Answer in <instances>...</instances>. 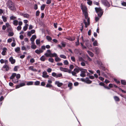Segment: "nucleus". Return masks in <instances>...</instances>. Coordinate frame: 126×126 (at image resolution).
Returning <instances> with one entry per match:
<instances>
[{"instance_id":"obj_1","label":"nucleus","mask_w":126,"mask_h":126,"mask_svg":"<svg viewBox=\"0 0 126 126\" xmlns=\"http://www.w3.org/2000/svg\"><path fill=\"white\" fill-rule=\"evenodd\" d=\"M20 77L19 74H16V73H13L10 77V79H12V81L14 83H17L18 82V79Z\"/></svg>"},{"instance_id":"obj_2","label":"nucleus","mask_w":126,"mask_h":126,"mask_svg":"<svg viewBox=\"0 0 126 126\" xmlns=\"http://www.w3.org/2000/svg\"><path fill=\"white\" fill-rule=\"evenodd\" d=\"M7 7L11 10H15L16 8L14 3L11 0H9L6 3Z\"/></svg>"},{"instance_id":"obj_3","label":"nucleus","mask_w":126,"mask_h":126,"mask_svg":"<svg viewBox=\"0 0 126 126\" xmlns=\"http://www.w3.org/2000/svg\"><path fill=\"white\" fill-rule=\"evenodd\" d=\"M95 12L97 14L98 16L100 17L103 15L104 11L100 7H95Z\"/></svg>"},{"instance_id":"obj_4","label":"nucleus","mask_w":126,"mask_h":126,"mask_svg":"<svg viewBox=\"0 0 126 126\" xmlns=\"http://www.w3.org/2000/svg\"><path fill=\"white\" fill-rule=\"evenodd\" d=\"M97 64L100 67L99 68H101L102 70L105 71L107 70V69L104 66L101 61L97 60Z\"/></svg>"},{"instance_id":"obj_5","label":"nucleus","mask_w":126,"mask_h":126,"mask_svg":"<svg viewBox=\"0 0 126 126\" xmlns=\"http://www.w3.org/2000/svg\"><path fill=\"white\" fill-rule=\"evenodd\" d=\"M102 3L104 6L109 7L110 6V4L107 0H101Z\"/></svg>"},{"instance_id":"obj_6","label":"nucleus","mask_w":126,"mask_h":126,"mask_svg":"<svg viewBox=\"0 0 126 126\" xmlns=\"http://www.w3.org/2000/svg\"><path fill=\"white\" fill-rule=\"evenodd\" d=\"M80 43L81 45V46L82 49L83 50L84 49H86L87 48L86 47L84 46L82 43L81 42H80ZM92 47V45L90 43L88 45V46H87V47L89 48H91Z\"/></svg>"},{"instance_id":"obj_7","label":"nucleus","mask_w":126,"mask_h":126,"mask_svg":"<svg viewBox=\"0 0 126 126\" xmlns=\"http://www.w3.org/2000/svg\"><path fill=\"white\" fill-rule=\"evenodd\" d=\"M52 75L53 77L57 78L62 77V74L61 73L57 74L55 72H53L52 74Z\"/></svg>"},{"instance_id":"obj_8","label":"nucleus","mask_w":126,"mask_h":126,"mask_svg":"<svg viewBox=\"0 0 126 126\" xmlns=\"http://www.w3.org/2000/svg\"><path fill=\"white\" fill-rule=\"evenodd\" d=\"M99 84L101 86H103L105 89H107L108 90L110 89V88L107 86H106L105 85L104 83L103 82H101L99 83Z\"/></svg>"},{"instance_id":"obj_9","label":"nucleus","mask_w":126,"mask_h":126,"mask_svg":"<svg viewBox=\"0 0 126 126\" xmlns=\"http://www.w3.org/2000/svg\"><path fill=\"white\" fill-rule=\"evenodd\" d=\"M35 32V31L34 30H32L31 31L28 32L27 35L28 36H30L32 34L34 33Z\"/></svg>"},{"instance_id":"obj_10","label":"nucleus","mask_w":126,"mask_h":126,"mask_svg":"<svg viewBox=\"0 0 126 126\" xmlns=\"http://www.w3.org/2000/svg\"><path fill=\"white\" fill-rule=\"evenodd\" d=\"M47 73L46 71H44L43 72L42 77L44 78H48L49 77V75H47Z\"/></svg>"},{"instance_id":"obj_11","label":"nucleus","mask_w":126,"mask_h":126,"mask_svg":"<svg viewBox=\"0 0 126 126\" xmlns=\"http://www.w3.org/2000/svg\"><path fill=\"white\" fill-rule=\"evenodd\" d=\"M9 61L12 64H14L16 62V60L15 59H14L12 57H11L9 58Z\"/></svg>"},{"instance_id":"obj_12","label":"nucleus","mask_w":126,"mask_h":126,"mask_svg":"<svg viewBox=\"0 0 126 126\" xmlns=\"http://www.w3.org/2000/svg\"><path fill=\"white\" fill-rule=\"evenodd\" d=\"M34 66H30L29 67V69L34 72L37 71V70L35 68H34Z\"/></svg>"},{"instance_id":"obj_13","label":"nucleus","mask_w":126,"mask_h":126,"mask_svg":"<svg viewBox=\"0 0 126 126\" xmlns=\"http://www.w3.org/2000/svg\"><path fill=\"white\" fill-rule=\"evenodd\" d=\"M43 51L41 49H37L35 51V52L37 54H39L40 53H42Z\"/></svg>"},{"instance_id":"obj_14","label":"nucleus","mask_w":126,"mask_h":126,"mask_svg":"<svg viewBox=\"0 0 126 126\" xmlns=\"http://www.w3.org/2000/svg\"><path fill=\"white\" fill-rule=\"evenodd\" d=\"M79 71H81L79 67L77 66L76 68H75L74 69V71L75 72L78 73Z\"/></svg>"},{"instance_id":"obj_15","label":"nucleus","mask_w":126,"mask_h":126,"mask_svg":"<svg viewBox=\"0 0 126 126\" xmlns=\"http://www.w3.org/2000/svg\"><path fill=\"white\" fill-rule=\"evenodd\" d=\"M55 84L56 85L59 87H60L63 84L62 83H60L59 81H56L55 82Z\"/></svg>"},{"instance_id":"obj_16","label":"nucleus","mask_w":126,"mask_h":126,"mask_svg":"<svg viewBox=\"0 0 126 126\" xmlns=\"http://www.w3.org/2000/svg\"><path fill=\"white\" fill-rule=\"evenodd\" d=\"M85 79H86L85 82L87 84H90L92 83V81L91 80H89V78L88 77H86Z\"/></svg>"},{"instance_id":"obj_17","label":"nucleus","mask_w":126,"mask_h":126,"mask_svg":"<svg viewBox=\"0 0 126 126\" xmlns=\"http://www.w3.org/2000/svg\"><path fill=\"white\" fill-rule=\"evenodd\" d=\"M79 37H77V41L75 42V45L76 46H78L79 44Z\"/></svg>"},{"instance_id":"obj_18","label":"nucleus","mask_w":126,"mask_h":126,"mask_svg":"<svg viewBox=\"0 0 126 126\" xmlns=\"http://www.w3.org/2000/svg\"><path fill=\"white\" fill-rule=\"evenodd\" d=\"M36 38V36L35 35H33L31 38L30 40L31 41H34L35 39Z\"/></svg>"},{"instance_id":"obj_19","label":"nucleus","mask_w":126,"mask_h":126,"mask_svg":"<svg viewBox=\"0 0 126 126\" xmlns=\"http://www.w3.org/2000/svg\"><path fill=\"white\" fill-rule=\"evenodd\" d=\"M7 49L6 48H3V51L1 52V54L3 55H5V53L6 52Z\"/></svg>"},{"instance_id":"obj_20","label":"nucleus","mask_w":126,"mask_h":126,"mask_svg":"<svg viewBox=\"0 0 126 126\" xmlns=\"http://www.w3.org/2000/svg\"><path fill=\"white\" fill-rule=\"evenodd\" d=\"M80 7L82 10H83L84 9H86L87 8L85 5H83L82 4H81Z\"/></svg>"},{"instance_id":"obj_21","label":"nucleus","mask_w":126,"mask_h":126,"mask_svg":"<svg viewBox=\"0 0 126 126\" xmlns=\"http://www.w3.org/2000/svg\"><path fill=\"white\" fill-rule=\"evenodd\" d=\"M66 39L69 41H73L75 39V37H73V38H71V37H70L66 38Z\"/></svg>"},{"instance_id":"obj_22","label":"nucleus","mask_w":126,"mask_h":126,"mask_svg":"<svg viewBox=\"0 0 126 126\" xmlns=\"http://www.w3.org/2000/svg\"><path fill=\"white\" fill-rule=\"evenodd\" d=\"M15 52L17 53H18L20 52V48L19 47H17L15 48Z\"/></svg>"},{"instance_id":"obj_23","label":"nucleus","mask_w":126,"mask_h":126,"mask_svg":"<svg viewBox=\"0 0 126 126\" xmlns=\"http://www.w3.org/2000/svg\"><path fill=\"white\" fill-rule=\"evenodd\" d=\"M85 41L86 42L85 45L86 47L88 46V45L90 44V43H91V42H89V40L88 39H86L85 40Z\"/></svg>"},{"instance_id":"obj_24","label":"nucleus","mask_w":126,"mask_h":126,"mask_svg":"<svg viewBox=\"0 0 126 126\" xmlns=\"http://www.w3.org/2000/svg\"><path fill=\"white\" fill-rule=\"evenodd\" d=\"M22 15L24 17L28 18L29 17V15L27 14H22Z\"/></svg>"},{"instance_id":"obj_25","label":"nucleus","mask_w":126,"mask_h":126,"mask_svg":"<svg viewBox=\"0 0 126 126\" xmlns=\"http://www.w3.org/2000/svg\"><path fill=\"white\" fill-rule=\"evenodd\" d=\"M13 23L15 26H17L18 23V21L16 20H15L13 21Z\"/></svg>"},{"instance_id":"obj_26","label":"nucleus","mask_w":126,"mask_h":126,"mask_svg":"<svg viewBox=\"0 0 126 126\" xmlns=\"http://www.w3.org/2000/svg\"><path fill=\"white\" fill-rule=\"evenodd\" d=\"M72 83L71 82H69L68 85V87L69 88V89L71 90L72 88Z\"/></svg>"},{"instance_id":"obj_27","label":"nucleus","mask_w":126,"mask_h":126,"mask_svg":"<svg viewBox=\"0 0 126 126\" xmlns=\"http://www.w3.org/2000/svg\"><path fill=\"white\" fill-rule=\"evenodd\" d=\"M94 50L96 52L98 53L100 52V49L98 47H95V48Z\"/></svg>"},{"instance_id":"obj_28","label":"nucleus","mask_w":126,"mask_h":126,"mask_svg":"<svg viewBox=\"0 0 126 126\" xmlns=\"http://www.w3.org/2000/svg\"><path fill=\"white\" fill-rule=\"evenodd\" d=\"M121 82L122 85H126V81L125 80L121 79Z\"/></svg>"},{"instance_id":"obj_29","label":"nucleus","mask_w":126,"mask_h":126,"mask_svg":"<svg viewBox=\"0 0 126 126\" xmlns=\"http://www.w3.org/2000/svg\"><path fill=\"white\" fill-rule=\"evenodd\" d=\"M87 53L91 57H93L94 56V54L92 52L89 51H87Z\"/></svg>"},{"instance_id":"obj_30","label":"nucleus","mask_w":126,"mask_h":126,"mask_svg":"<svg viewBox=\"0 0 126 126\" xmlns=\"http://www.w3.org/2000/svg\"><path fill=\"white\" fill-rule=\"evenodd\" d=\"M2 18L3 19V21L4 22H6L7 21V17L4 16H2Z\"/></svg>"},{"instance_id":"obj_31","label":"nucleus","mask_w":126,"mask_h":126,"mask_svg":"<svg viewBox=\"0 0 126 126\" xmlns=\"http://www.w3.org/2000/svg\"><path fill=\"white\" fill-rule=\"evenodd\" d=\"M40 60L41 61L44 62L46 60V58L44 56H42L40 58Z\"/></svg>"},{"instance_id":"obj_32","label":"nucleus","mask_w":126,"mask_h":126,"mask_svg":"<svg viewBox=\"0 0 126 126\" xmlns=\"http://www.w3.org/2000/svg\"><path fill=\"white\" fill-rule=\"evenodd\" d=\"M114 100L115 101H118L120 100L119 98L117 96H115L114 97Z\"/></svg>"},{"instance_id":"obj_33","label":"nucleus","mask_w":126,"mask_h":126,"mask_svg":"<svg viewBox=\"0 0 126 126\" xmlns=\"http://www.w3.org/2000/svg\"><path fill=\"white\" fill-rule=\"evenodd\" d=\"M28 25L27 24H25V26L23 27V29L24 31H26L28 28Z\"/></svg>"},{"instance_id":"obj_34","label":"nucleus","mask_w":126,"mask_h":126,"mask_svg":"<svg viewBox=\"0 0 126 126\" xmlns=\"http://www.w3.org/2000/svg\"><path fill=\"white\" fill-rule=\"evenodd\" d=\"M3 68H5L6 70L7 71H8L9 69V66L7 65H4Z\"/></svg>"},{"instance_id":"obj_35","label":"nucleus","mask_w":126,"mask_h":126,"mask_svg":"<svg viewBox=\"0 0 126 126\" xmlns=\"http://www.w3.org/2000/svg\"><path fill=\"white\" fill-rule=\"evenodd\" d=\"M81 69L83 70H81V71H81V73L83 74H85L86 72H87V71L86 69Z\"/></svg>"},{"instance_id":"obj_36","label":"nucleus","mask_w":126,"mask_h":126,"mask_svg":"<svg viewBox=\"0 0 126 126\" xmlns=\"http://www.w3.org/2000/svg\"><path fill=\"white\" fill-rule=\"evenodd\" d=\"M46 6V5L44 4H43L42 6H41V10H43Z\"/></svg>"},{"instance_id":"obj_37","label":"nucleus","mask_w":126,"mask_h":126,"mask_svg":"<svg viewBox=\"0 0 126 126\" xmlns=\"http://www.w3.org/2000/svg\"><path fill=\"white\" fill-rule=\"evenodd\" d=\"M97 44L98 43L96 40H95L93 43V46H98Z\"/></svg>"},{"instance_id":"obj_38","label":"nucleus","mask_w":126,"mask_h":126,"mask_svg":"<svg viewBox=\"0 0 126 126\" xmlns=\"http://www.w3.org/2000/svg\"><path fill=\"white\" fill-rule=\"evenodd\" d=\"M115 81L117 84H120V81L118 80H117V79L116 78L113 79Z\"/></svg>"},{"instance_id":"obj_39","label":"nucleus","mask_w":126,"mask_h":126,"mask_svg":"<svg viewBox=\"0 0 126 126\" xmlns=\"http://www.w3.org/2000/svg\"><path fill=\"white\" fill-rule=\"evenodd\" d=\"M83 22L84 23L85 25V27L86 28H87L88 26V25L87 24V22L86 21V20L85 19L83 20Z\"/></svg>"},{"instance_id":"obj_40","label":"nucleus","mask_w":126,"mask_h":126,"mask_svg":"<svg viewBox=\"0 0 126 126\" xmlns=\"http://www.w3.org/2000/svg\"><path fill=\"white\" fill-rule=\"evenodd\" d=\"M46 39L48 41H50L52 40V38L50 36H46Z\"/></svg>"},{"instance_id":"obj_41","label":"nucleus","mask_w":126,"mask_h":126,"mask_svg":"<svg viewBox=\"0 0 126 126\" xmlns=\"http://www.w3.org/2000/svg\"><path fill=\"white\" fill-rule=\"evenodd\" d=\"M13 42L12 43L11 46L12 47H14L16 45V44L15 42V40L14 39L13 40Z\"/></svg>"},{"instance_id":"obj_42","label":"nucleus","mask_w":126,"mask_h":126,"mask_svg":"<svg viewBox=\"0 0 126 126\" xmlns=\"http://www.w3.org/2000/svg\"><path fill=\"white\" fill-rule=\"evenodd\" d=\"M57 54L55 53L50 54V57H57Z\"/></svg>"},{"instance_id":"obj_43","label":"nucleus","mask_w":126,"mask_h":126,"mask_svg":"<svg viewBox=\"0 0 126 126\" xmlns=\"http://www.w3.org/2000/svg\"><path fill=\"white\" fill-rule=\"evenodd\" d=\"M33 82L32 81L28 82L27 84V85H31L33 84Z\"/></svg>"},{"instance_id":"obj_44","label":"nucleus","mask_w":126,"mask_h":126,"mask_svg":"<svg viewBox=\"0 0 126 126\" xmlns=\"http://www.w3.org/2000/svg\"><path fill=\"white\" fill-rule=\"evenodd\" d=\"M83 13V14H85L88 13L87 12V8L86 9H84L83 10H82Z\"/></svg>"},{"instance_id":"obj_45","label":"nucleus","mask_w":126,"mask_h":126,"mask_svg":"<svg viewBox=\"0 0 126 126\" xmlns=\"http://www.w3.org/2000/svg\"><path fill=\"white\" fill-rule=\"evenodd\" d=\"M121 5L123 6H126V2L121 1Z\"/></svg>"},{"instance_id":"obj_46","label":"nucleus","mask_w":126,"mask_h":126,"mask_svg":"<svg viewBox=\"0 0 126 126\" xmlns=\"http://www.w3.org/2000/svg\"><path fill=\"white\" fill-rule=\"evenodd\" d=\"M36 46L35 45H32L31 46V48L33 49H35L36 48Z\"/></svg>"},{"instance_id":"obj_47","label":"nucleus","mask_w":126,"mask_h":126,"mask_svg":"<svg viewBox=\"0 0 126 126\" xmlns=\"http://www.w3.org/2000/svg\"><path fill=\"white\" fill-rule=\"evenodd\" d=\"M119 94L120 96H121V97H123V98L126 99V95H124L123 94Z\"/></svg>"},{"instance_id":"obj_48","label":"nucleus","mask_w":126,"mask_h":126,"mask_svg":"<svg viewBox=\"0 0 126 126\" xmlns=\"http://www.w3.org/2000/svg\"><path fill=\"white\" fill-rule=\"evenodd\" d=\"M16 17L14 16H12L10 17V20H15L16 19Z\"/></svg>"},{"instance_id":"obj_49","label":"nucleus","mask_w":126,"mask_h":126,"mask_svg":"<svg viewBox=\"0 0 126 126\" xmlns=\"http://www.w3.org/2000/svg\"><path fill=\"white\" fill-rule=\"evenodd\" d=\"M14 33L13 32H10L8 34V35L10 36H12L14 35Z\"/></svg>"},{"instance_id":"obj_50","label":"nucleus","mask_w":126,"mask_h":126,"mask_svg":"<svg viewBox=\"0 0 126 126\" xmlns=\"http://www.w3.org/2000/svg\"><path fill=\"white\" fill-rule=\"evenodd\" d=\"M40 83V82L39 81H36L35 82L34 85H39Z\"/></svg>"},{"instance_id":"obj_51","label":"nucleus","mask_w":126,"mask_h":126,"mask_svg":"<svg viewBox=\"0 0 126 126\" xmlns=\"http://www.w3.org/2000/svg\"><path fill=\"white\" fill-rule=\"evenodd\" d=\"M46 87L50 88L52 87V86L51 84L48 83L46 85Z\"/></svg>"},{"instance_id":"obj_52","label":"nucleus","mask_w":126,"mask_h":126,"mask_svg":"<svg viewBox=\"0 0 126 126\" xmlns=\"http://www.w3.org/2000/svg\"><path fill=\"white\" fill-rule=\"evenodd\" d=\"M63 63L65 65H67L68 64V62L67 60H65L64 61Z\"/></svg>"},{"instance_id":"obj_53","label":"nucleus","mask_w":126,"mask_h":126,"mask_svg":"<svg viewBox=\"0 0 126 126\" xmlns=\"http://www.w3.org/2000/svg\"><path fill=\"white\" fill-rule=\"evenodd\" d=\"M71 60L74 62H75L76 61L74 57L72 56L71 57Z\"/></svg>"},{"instance_id":"obj_54","label":"nucleus","mask_w":126,"mask_h":126,"mask_svg":"<svg viewBox=\"0 0 126 126\" xmlns=\"http://www.w3.org/2000/svg\"><path fill=\"white\" fill-rule=\"evenodd\" d=\"M87 4L90 5H91L92 4V1H89L87 2Z\"/></svg>"},{"instance_id":"obj_55","label":"nucleus","mask_w":126,"mask_h":126,"mask_svg":"<svg viewBox=\"0 0 126 126\" xmlns=\"http://www.w3.org/2000/svg\"><path fill=\"white\" fill-rule=\"evenodd\" d=\"M55 60L56 62L60 61V59L58 57H56L55 59Z\"/></svg>"},{"instance_id":"obj_56","label":"nucleus","mask_w":126,"mask_h":126,"mask_svg":"<svg viewBox=\"0 0 126 126\" xmlns=\"http://www.w3.org/2000/svg\"><path fill=\"white\" fill-rule=\"evenodd\" d=\"M71 73H72V75H73V76H74L76 77L77 76V75H76V72H75L74 71H72L71 72Z\"/></svg>"},{"instance_id":"obj_57","label":"nucleus","mask_w":126,"mask_h":126,"mask_svg":"<svg viewBox=\"0 0 126 126\" xmlns=\"http://www.w3.org/2000/svg\"><path fill=\"white\" fill-rule=\"evenodd\" d=\"M36 43L37 45H39L40 44V40L38 39L36 40Z\"/></svg>"},{"instance_id":"obj_58","label":"nucleus","mask_w":126,"mask_h":126,"mask_svg":"<svg viewBox=\"0 0 126 126\" xmlns=\"http://www.w3.org/2000/svg\"><path fill=\"white\" fill-rule=\"evenodd\" d=\"M51 2V0H47L46 3L47 4H50Z\"/></svg>"},{"instance_id":"obj_59","label":"nucleus","mask_w":126,"mask_h":126,"mask_svg":"<svg viewBox=\"0 0 126 126\" xmlns=\"http://www.w3.org/2000/svg\"><path fill=\"white\" fill-rule=\"evenodd\" d=\"M84 14V17H85V19H87L88 18V13H86L85 14Z\"/></svg>"},{"instance_id":"obj_60","label":"nucleus","mask_w":126,"mask_h":126,"mask_svg":"<svg viewBox=\"0 0 126 126\" xmlns=\"http://www.w3.org/2000/svg\"><path fill=\"white\" fill-rule=\"evenodd\" d=\"M19 67L18 66H15L14 68V71H17V68H18Z\"/></svg>"},{"instance_id":"obj_61","label":"nucleus","mask_w":126,"mask_h":126,"mask_svg":"<svg viewBox=\"0 0 126 126\" xmlns=\"http://www.w3.org/2000/svg\"><path fill=\"white\" fill-rule=\"evenodd\" d=\"M93 3L94 4L96 5H99V2H96L95 1H94Z\"/></svg>"},{"instance_id":"obj_62","label":"nucleus","mask_w":126,"mask_h":126,"mask_svg":"<svg viewBox=\"0 0 126 126\" xmlns=\"http://www.w3.org/2000/svg\"><path fill=\"white\" fill-rule=\"evenodd\" d=\"M74 66L73 64H71L69 66V68L71 70H72L73 69Z\"/></svg>"},{"instance_id":"obj_63","label":"nucleus","mask_w":126,"mask_h":126,"mask_svg":"<svg viewBox=\"0 0 126 126\" xmlns=\"http://www.w3.org/2000/svg\"><path fill=\"white\" fill-rule=\"evenodd\" d=\"M98 78L99 79H100V80L102 81H103L104 80V78H103L101 76L99 77Z\"/></svg>"},{"instance_id":"obj_64","label":"nucleus","mask_w":126,"mask_h":126,"mask_svg":"<svg viewBox=\"0 0 126 126\" xmlns=\"http://www.w3.org/2000/svg\"><path fill=\"white\" fill-rule=\"evenodd\" d=\"M21 49L22 50H26L27 49H26V47L24 46H23L22 47Z\"/></svg>"}]
</instances>
